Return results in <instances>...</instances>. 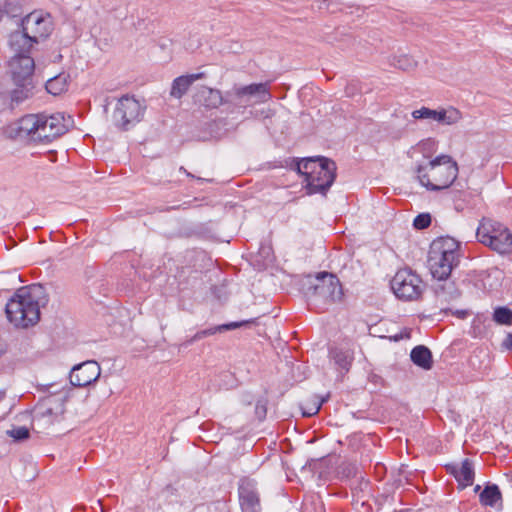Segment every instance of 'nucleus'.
Listing matches in <instances>:
<instances>
[{"label":"nucleus","mask_w":512,"mask_h":512,"mask_svg":"<svg viewBox=\"0 0 512 512\" xmlns=\"http://www.w3.org/2000/svg\"><path fill=\"white\" fill-rule=\"evenodd\" d=\"M179 171H180V172H184V173H185L188 177H190V178H195V176H194L193 174H191L190 172H188V171H187L183 166H181V167L179 168Z\"/></svg>","instance_id":"58836bf2"},{"label":"nucleus","mask_w":512,"mask_h":512,"mask_svg":"<svg viewBox=\"0 0 512 512\" xmlns=\"http://www.w3.org/2000/svg\"><path fill=\"white\" fill-rule=\"evenodd\" d=\"M195 104L204 106L205 108L214 109L220 105H225V96L220 90L212 89L207 86L199 87L193 95Z\"/></svg>","instance_id":"a211bd4d"},{"label":"nucleus","mask_w":512,"mask_h":512,"mask_svg":"<svg viewBox=\"0 0 512 512\" xmlns=\"http://www.w3.org/2000/svg\"><path fill=\"white\" fill-rule=\"evenodd\" d=\"M101 374V368L96 361H85L74 366L70 373L73 386L86 387L94 383Z\"/></svg>","instance_id":"4468645a"},{"label":"nucleus","mask_w":512,"mask_h":512,"mask_svg":"<svg viewBox=\"0 0 512 512\" xmlns=\"http://www.w3.org/2000/svg\"><path fill=\"white\" fill-rule=\"evenodd\" d=\"M390 66L398 68L402 71H412L417 67V61L408 55H392L388 57Z\"/></svg>","instance_id":"c85d7f7f"},{"label":"nucleus","mask_w":512,"mask_h":512,"mask_svg":"<svg viewBox=\"0 0 512 512\" xmlns=\"http://www.w3.org/2000/svg\"><path fill=\"white\" fill-rule=\"evenodd\" d=\"M459 315H461L462 317H464L466 315V312L465 311H461L459 312Z\"/></svg>","instance_id":"37998d69"},{"label":"nucleus","mask_w":512,"mask_h":512,"mask_svg":"<svg viewBox=\"0 0 512 512\" xmlns=\"http://www.w3.org/2000/svg\"><path fill=\"white\" fill-rule=\"evenodd\" d=\"M68 395L66 392L50 394L39 400L33 409L32 428L43 432L64 419Z\"/></svg>","instance_id":"20e7f679"},{"label":"nucleus","mask_w":512,"mask_h":512,"mask_svg":"<svg viewBox=\"0 0 512 512\" xmlns=\"http://www.w3.org/2000/svg\"><path fill=\"white\" fill-rule=\"evenodd\" d=\"M8 68L11 81L33 80L35 62L29 54H14Z\"/></svg>","instance_id":"2eb2a0df"},{"label":"nucleus","mask_w":512,"mask_h":512,"mask_svg":"<svg viewBox=\"0 0 512 512\" xmlns=\"http://www.w3.org/2000/svg\"><path fill=\"white\" fill-rule=\"evenodd\" d=\"M11 89L0 92V98L10 108H15L34 96V80L12 81Z\"/></svg>","instance_id":"ddd939ff"},{"label":"nucleus","mask_w":512,"mask_h":512,"mask_svg":"<svg viewBox=\"0 0 512 512\" xmlns=\"http://www.w3.org/2000/svg\"><path fill=\"white\" fill-rule=\"evenodd\" d=\"M48 302L41 284L19 288L7 302L5 312L8 320L16 327L27 328L40 320V307Z\"/></svg>","instance_id":"f257e3e1"},{"label":"nucleus","mask_w":512,"mask_h":512,"mask_svg":"<svg viewBox=\"0 0 512 512\" xmlns=\"http://www.w3.org/2000/svg\"><path fill=\"white\" fill-rule=\"evenodd\" d=\"M242 402L245 404V405H251L252 404V397L249 393H246L243 395V399H242Z\"/></svg>","instance_id":"4c0bfd02"},{"label":"nucleus","mask_w":512,"mask_h":512,"mask_svg":"<svg viewBox=\"0 0 512 512\" xmlns=\"http://www.w3.org/2000/svg\"><path fill=\"white\" fill-rule=\"evenodd\" d=\"M503 345L505 346V348L512 351V333H509L507 335V337L505 338V340L503 342Z\"/></svg>","instance_id":"e433bc0d"},{"label":"nucleus","mask_w":512,"mask_h":512,"mask_svg":"<svg viewBox=\"0 0 512 512\" xmlns=\"http://www.w3.org/2000/svg\"><path fill=\"white\" fill-rule=\"evenodd\" d=\"M480 503L484 506H494L501 500V492L496 484H488L479 494Z\"/></svg>","instance_id":"cd10ccee"},{"label":"nucleus","mask_w":512,"mask_h":512,"mask_svg":"<svg viewBox=\"0 0 512 512\" xmlns=\"http://www.w3.org/2000/svg\"><path fill=\"white\" fill-rule=\"evenodd\" d=\"M319 160L321 164L306 182L307 193L310 195L316 193L325 195L336 178L335 162L328 158Z\"/></svg>","instance_id":"9b49d317"},{"label":"nucleus","mask_w":512,"mask_h":512,"mask_svg":"<svg viewBox=\"0 0 512 512\" xmlns=\"http://www.w3.org/2000/svg\"><path fill=\"white\" fill-rule=\"evenodd\" d=\"M431 224V215L429 213H421L414 218L413 226L416 229L422 230L429 227Z\"/></svg>","instance_id":"473e14b6"},{"label":"nucleus","mask_w":512,"mask_h":512,"mask_svg":"<svg viewBox=\"0 0 512 512\" xmlns=\"http://www.w3.org/2000/svg\"><path fill=\"white\" fill-rule=\"evenodd\" d=\"M474 490H475V492H478L480 490V486L477 485Z\"/></svg>","instance_id":"c03bdc74"},{"label":"nucleus","mask_w":512,"mask_h":512,"mask_svg":"<svg viewBox=\"0 0 512 512\" xmlns=\"http://www.w3.org/2000/svg\"><path fill=\"white\" fill-rule=\"evenodd\" d=\"M7 434L15 441H23L29 438V429L24 426L14 427L7 431Z\"/></svg>","instance_id":"2f4dec72"},{"label":"nucleus","mask_w":512,"mask_h":512,"mask_svg":"<svg viewBox=\"0 0 512 512\" xmlns=\"http://www.w3.org/2000/svg\"><path fill=\"white\" fill-rule=\"evenodd\" d=\"M459 263L458 243L451 238H441L432 242L427 265L433 278L446 280Z\"/></svg>","instance_id":"7ed1b4c3"},{"label":"nucleus","mask_w":512,"mask_h":512,"mask_svg":"<svg viewBox=\"0 0 512 512\" xmlns=\"http://www.w3.org/2000/svg\"><path fill=\"white\" fill-rule=\"evenodd\" d=\"M330 355L338 368L344 371L349 370L353 360V356L349 351L334 348L331 350Z\"/></svg>","instance_id":"c756f323"},{"label":"nucleus","mask_w":512,"mask_h":512,"mask_svg":"<svg viewBox=\"0 0 512 512\" xmlns=\"http://www.w3.org/2000/svg\"><path fill=\"white\" fill-rule=\"evenodd\" d=\"M254 323V320H244V321H238V322H230L222 325H217L208 329H204L201 331H198L195 335H193L191 338L185 340L180 347H188L192 345L194 342L199 341L205 337L211 336L216 334L217 332H224L228 330H233L236 328H240L243 326H247Z\"/></svg>","instance_id":"6ab92c4d"},{"label":"nucleus","mask_w":512,"mask_h":512,"mask_svg":"<svg viewBox=\"0 0 512 512\" xmlns=\"http://www.w3.org/2000/svg\"><path fill=\"white\" fill-rule=\"evenodd\" d=\"M434 293L437 303L441 306L457 300L461 295L456 284L448 279L438 281L434 285Z\"/></svg>","instance_id":"aec40b11"},{"label":"nucleus","mask_w":512,"mask_h":512,"mask_svg":"<svg viewBox=\"0 0 512 512\" xmlns=\"http://www.w3.org/2000/svg\"><path fill=\"white\" fill-rule=\"evenodd\" d=\"M476 236L482 244L499 254L512 253V234L503 224L483 218L477 228Z\"/></svg>","instance_id":"423d86ee"},{"label":"nucleus","mask_w":512,"mask_h":512,"mask_svg":"<svg viewBox=\"0 0 512 512\" xmlns=\"http://www.w3.org/2000/svg\"><path fill=\"white\" fill-rule=\"evenodd\" d=\"M267 407L266 402L263 400H258L255 406V414L259 420H263L266 417Z\"/></svg>","instance_id":"f704fd0d"},{"label":"nucleus","mask_w":512,"mask_h":512,"mask_svg":"<svg viewBox=\"0 0 512 512\" xmlns=\"http://www.w3.org/2000/svg\"><path fill=\"white\" fill-rule=\"evenodd\" d=\"M308 508H309L308 504H305L304 507H303L302 512H307Z\"/></svg>","instance_id":"ea45409f"},{"label":"nucleus","mask_w":512,"mask_h":512,"mask_svg":"<svg viewBox=\"0 0 512 512\" xmlns=\"http://www.w3.org/2000/svg\"><path fill=\"white\" fill-rule=\"evenodd\" d=\"M449 469L462 487L471 486L473 484L475 472L473 462L470 459L466 458L462 461L460 466L453 465L450 466Z\"/></svg>","instance_id":"5701e85b"},{"label":"nucleus","mask_w":512,"mask_h":512,"mask_svg":"<svg viewBox=\"0 0 512 512\" xmlns=\"http://www.w3.org/2000/svg\"><path fill=\"white\" fill-rule=\"evenodd\" d=\"M5 397V393L4 392H0V401L3 400Z\"/></svg>","instance_id":"a19ab883"},{"label":"nucleus","mask_w":512,"mask_h":512,"mask_svg":"<svg viewBox=\"0 0 512 512\" xmlns=\"http://www.w3.org/2000/svg\"><path fill=\"white\" fill-rule=\"evenodd\" d=\"M326 401V399H322V400H317L314 404H313V407L310 408L309 411H304L303 412V415L304 416H312V415H315L319 412L322 404Z\"/></svg>","instance_id":"c9c22d12"},{"label":"nucleus","mask_w":512,"mask_h":512,"mask_svg":"<svg viewBox=\"0 0 512 512\" xmlns=\"http://www.w3.org/2000/svg\"><path fill=\"white\" fill-rule=\"evenodd\" d=\"M40 114H28L18 121L17 132L20 137H26L36 143L38 136Z\"/></svg>","instance_id":"4be33fe9"},{"label":"nucleus","mask_w":512,"mask_h":512,"mask_svg":"<svg viewBox=\"0 0 512 512\" xmlns=\"http://www.w3.org/2000/svg\"><path fill=\"white\" fill-rule=\"evenodd\" d=\"M238 490L242 511L259 512L260 499L255 481L251 479H242Z\"/></svg>","instance_id":"f3484780"},{"label":"nucleus","mask_w":512,"mask_h":512,"mask_svg":"<svg viewBox=\"0 0 512 512\" xmlns=\"http://www.w3.org/2000/svg\"><path fill=\"white\" fill-rule=\"evenodd\" d=\"M308 295L315 301L329 303L341 300L343 293L339 279L333 274L322 272L308 288Z\"/></svg>","instance_id":"1a4fd4ad"},{"label":"nucleus","mask_w":512,"mask_h":512,"mask_svg":"<svg viewBox=\"0 0 512 512\" xmlns=\"http://www.w3.org/2000/svg\"><path fill=\"white\" fill-rule=\"evenodd\" d=\"M72 123L70 116L65 118L62 113L51 115L40 114L38 136H35L36 143H50L68 131Z\"/></svg>","instance_id":"9d476101"},{"label":"nucleus","mask_w":512,"mask_h":512,"mask_svg":"<svg viewBox=\"0 0 512 512\" xmlns=\"http://www.w3.org/2000/svg\"><path fill=\"white\" fill-rule=\"evenodd\" d=\"M414 119H431L438 123L445 125H452L460 121L462 118L461 112L454 108L433 110L427 107H422L412 112Z\"/></svg>","instance_id":"dca6fc26"},{"label":"nucleus","mask_w":512,"mask_h":512,"mask_svg":"<svg viewBox=\"0 0 512 512\" xmlns=\"http://www.w3.org/2000/svg\"><path fill=\"white\" fill-rule=\"evenodd\" d=\"M8 44L14 54H29L34 42L28 33L18 26V29L9 35Z\"/></svg>","instance_id":"412c9836"},{"label":"nucleus","mask_w":512,"mask_h":512,"mask_svg":"<svg viewBox=\"0 0 512 512\" xmlns=\"http://www.w3.org/2000/svg\"><path fill=\"white\" fill-rule=\"evenodd\" d=\"M323 5H325V0H323V2L319 5V9H322Z\"/></svg>","instance_id":"79ce46f5"},{"label":"nucleus","mask_w":512,"mask_h":512,"mask_svg":"<svg viewBox=\"0 0 512 512\" xmlns=\"http://www.w3.org/2000/svg\"><path fill=\"white\" fill-rule=\"evenodd\" d=\"M69 75L60 73L47 80L45 88L52 95H60L68 89Z\"/></svg>","instance_id":"a878e982"},{"label":"nucleus","mask_w":512,"mask_h":512,"mask_svg":"<svg viewBox=\"0 0 512 512\" xmlns=\"http://www.w3.org/2000/svg\"><path fill=\"white\" fill-rule=\"evenodd\" d=\"M323 158L324 157L322 156L309 157L297 162L296 170L299 174L305 176V182H307L310 179V176L313 175V173L321 164V161L319 159Z\"/></svg>","instance_id":"bb28decb"},{"label":"nucleus","mask_w":512,"mask_h":512,"mask_svg":"<svg viewBox=\"0 0 512 512\" xmlns=\"http://www.w3.org/2000/svg\"><path fill=\"white\" fill-rule=\"evenodd\" d=\"M145 107L134 97L125 95L115 106L112 121L121 130H129L139 123L144 116Z\"/></svg>","instance_id":"0eeeda50"},{"label":"nucleus","mask_w":512,"mask_h":512,"mask_svg":"<svg viewBox=\"0 0 512 512\" xmlns=\"http://www.w3.org/2000/svg\"><path fill=\"white\" fill-rule=\"evenodd\" d=\"M197 180H199V181H204V179H203V178H201V177H198V178H197Z\"/></svg>","instance_id":"a18cd8bd"},{"label":"nucleus","mask_w":512,"mask_h":512,"mask_svg":"<svg viewBox=\"0 0 512 512\" xmlns=\"http://www.w3.org/2000/svg\"><path fill=\"white\" fill-rule=\"evenodd\" d=\"M391 288L399 299L413 301L421 296L424 284L419 275L410 268H404L398 270L392 278Z\"/></svg>","instance_id":"6e6552de"},{"label":"nucleus","mask_w":512,"mask_h":512,"mask_svg":"<svg viewBox=\"0 0 512 512\" xmlns=\"http://www.w3.org/2000/svg\"><path fill=\"white\" fill-rule=\"evenodd\" d=\"M493 319L498 324L509 325L512 323V310L507 307H498L494 310Z\"/></svg>","instance_id":"7c9ffc66"},{"label":"nucleus","mask_w":512,"mask_h":512,"mask_svg":"<svg viewBox=\"0 0 512 512\" xmlns=\"http://www.w3.org/2000/svg\"><path fill=\"white\" fill-rule=\"evenodd\" d=\"M412 362L424 370H430L433 366L432 353L424 345L414 347L410 354Z\"/></svg>","instance_id":"393cba45"},{"label":"nucleus","mask_w":512,"mask_h":512,"mask_svg":"<svg viewBox=\"0 0 512 512\" xmlns=\"http://www.w3.org/2000/svg\"><path fill=\"white\" fill-rule=\"evenodd\" d=\"M417 177L428 190L448 188L457 178L458 166L449 155H440L425 166H418Z\"/></svg>","instance_id":"f03ea898"},{"label":"nucleus","mask_w":512,"mask_h":512,"mask_svg":"<svg viewBox=\"0 0 512 512\" xmlns=\"http://www.w3.org/2000/svg\"><path fill=\"white\" fill-rule=\"evenodd\" d=\"M2 354V350L0 349V355Z\"/></svg>","instance_id":"49530a36"},{"label":"nucleus","mask_w":512,"mask_h":512,"mask_svg":"<svg viewBox=\"0 0 512 512\" xmlns=\"http://www.w3.org/2000/svg\"><path fill=\"white\" fill-rule=\"evenodd\" d=\"M267 83H252L245 86H233L225 93V105L229 113L243 114L247 107L270 100Z\"/></svg>","instance_id":"39448f33"},{"label":"nucleus","mask_w":512,"mask_h":512,"mask_svg":"<svg viewBox=\"0 0 512 512\" xmlns=\"http://www.w3.org/2000/svg\"><path fill=\"white\" fill-rule=\"evenodd\" d=\"M205 77V73H194L182 75L175 78L172 82L170 96L175 99H180L190 88V86L197 80Z\"/></svg>","instance_id":"b1692460"},{"label":"nucleus","mask_w":512,"mask_h":512,"mask_svg":"<svg viewBox=\"0 0 512 512\" xmlns=\"http://www.w3.org/2000/svg\"><path fill=\"white\" fill-rule=\"evenodd\" d=\"M418 148L423 153H432L436 149V142H435V140L429 138L424 141H421L418 144Z\"/></svg>","instance_id":"72a5a7b5"},{"label":"nucleus","mask_w":512,"mask_h":512,"mask_svg":"<svg viewBox=\"0 0 512 512\" xmlns=\"http://www.w3.org/2000/svg\"><path fill=\"white\" fill-rule=\"evenodd\" d=\"M17 26L23 28L32 39V42L38 43L41 39L47 38L52 30L53 24L49 15H42L38 12H32L21 19L20 23L15 21Z\"/></svg>","instance_id":"f8f14e48"}]
</instances>
